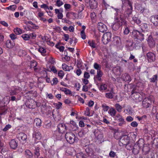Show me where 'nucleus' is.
<instances>
[{
	"label": "nucleus",
	"instance_id": "nucleus-25",
	"mask_svg": "<svg viewBox=\"0 0 158 158\" xmlns=\"http://www.w3.org/2000/svg\"><path fill=\"white\" fill-rule=\"evenodd\" d=\"M116 111L113 107H111L109 110L108 113V114L112 117L115 116L116 114Z\"/></svg>",
	"mask_w": 158,
	"mask_h": 158
},
{
	"label": "nucleus",
	"instance_id": "nucleus-55",
	"mask_svg": "<svg viewBox=\"0 0 158 158\" xmlns=\"http://www.w3.org/2000/svg\"><path fill=\"white\" fill-rule=\"evenodd\" d=\"M11 127V125L10 124L6 125L5 127L3 129V131H6L8 130Z\"/></svg>",
	"mask_w": 158,
	"mask_h": 158
},
{
	"label": "nucleus",
	"instance_id": "nucleus-40",
	"mask_svg": "<svg viewBox=\"0 0 158 158\" xmlns=\"http://www.w3.org/2000/svg\"><path fill=\"white\" fill-rule=\"evenodd\" d=\"M114 95V93L113 92H109L106 93V96L109 98H112Z\"/></svg>",
	"mask_w": 158,
	"mask_h": 158
},
{
	"label": "nucleus",
	"instance_id": "nucleus-27",
	"mask_svg": "<svg viewBox=\"0 0 158 158\" xmlns=\"http://www.w3.org/2000/svg\"><path fill=\"white\" fill-rule=\"evenodd\" d=\"M132 97H134L135 99H139V98L141 97L140 94L137 92H133L132 93Z\"/></svg>",
	"mask_w": 158,
	"mask_h": 158
},
{
	"label": "nucleus",
	"instance_id": "nucleus-57",
	"mask_svg": "<svg viewBox=\"0 0 158 158\" xmlns=\"http://www.w3.org/2000/svg\"><path fill=\"white\" fill-rule=\"evenodd\" d=\"M46 95L47 97L50 99H52L53 98V96L52 94H48V93H46Z\"/></svg>",
	"mask_w": 158,
	"mask_h": 158
},
{
	"label": "nucleus",
	"instance_id": "nucleus-18",
	"mask_svg": "<svg viewBox=\"0 0 158 158\" xmlns=\"http://www.w3.org/2000/svg\"><path fill=\"white\" fill-rule=\"evenodd\" d=\"M147 56L149 61H153L155 59V55L152 53L149 52L147 53Z\"/></svg>",
	"mask_w": 158,
	"mask_h": 158
},
{
	"label": "nucleus",
	"instance_id": "nucleus-5",
	"mask_svg": "<svg viewBox=\"0 0 158 158\" xmlns=\"http://www.w3.org/2000/svg\"><path fill=\"white\" fill-rule=\"evenodd\" d=\"M58 131L59 133V136L57 137V139L58 140H60L62 139L63 134L65 130H67L68 129L67 128L65 125L63 123L59 124L57 126Z\"/></svg>",
	"mask_w": 158,
	"mask_h": 158
},
{
	"label": "nucleus",
	"instance_id": "nucleus-21",
	"mask_svg": "<svg viewBox=\"0 0 158 158\" xmlns=\"http://www.w3.org/2000/svg\"><path fill=\"white\" fill-rule=\"evenodd\" d=\"M15 45V43L10 40H8L6 43V48H10L13 47Z\"/></svg>",
	"mask_w": 158,
	"mask_h": 158
},
{
	"label": "nucleus",
	"instance_id": "nucleus-22",
	"mask_svg": "<svg viewBox=\"0 0 158 158\" xmlns=\"http://www.w3.org/2000/svg\"><path fill=\"white\" fill-rule=\"evenodd\" d=\"M122 79L125 81L129 82L131 79L130 76L127 73H125L122 76Z\"/></svg>",
	"mask_w": 158,
	"mask_h": 158
},
{
	"label": "nucleus",
	"instance_id": "nucleus-23",
	"mask_svg": "<svg viewBox=\"0 0 158 158\" xmlns=\"http://www.w3.org/2000/svg\"><path fill=\"white\" fill-rule=\"evenodd\" d=\"M88 43L89 46L92 48H97V44L95 43L94 41L93 40H89Z\"/></svg>",
	"mask_w": 158,
	"mask_h": 158
},
{
	"label": "nucleus",
	"instance_id": "nucleus-39",
	"mask_svg": "<svg viewBox=\"0 0 158 158\" xmlns=\"http://www.w3.org/2000/svg\"><path fill=\"white\" fill-rule=\"evenodd\" d=\"M30 36L28 34H23L21 35V37L25 40H28L30 39Z\"/></svg>",
	"mask_w": 158,
	"mask_h": 158
},
{
	"label": "nucleus",
	"instance_id": "nucleus-13",
	"mask_svg": "<svg viewBox=\"0 0 158 158\" xmlns=\"http://www.w3.org/2000/svg\"><path fill=\"white\" fill-rule=\"evenodd\" d=\"M151 21L155 26L158 25V15H153L151 17Z\"/></svg>",
	"mask_w": 158,
	"mask_h": 158
},
{
	"label": "nucleus",
	"instance_id": "nucleus-60",
	"mask_svg": "<svg viewBox=\"0 0 158 158\" xmlns=\"http://www.w3.org/2000/svg\"><path fill=\"white\" fill-rule=\"evenodd\" d=\"M102 75L103 73L101 71V70L97 71V74L96 76L99 77H101L102 76Z\"/></svg>",
	"mask_w": 158,
	"mask_h": 158
},
{
	"label": "nucleus",
	"instance_id": "nucleus-2",
	"mask_svg": "<svg viewBox=\"0 0 158 158\" xmlns=\"http://www.w3.org/2000/svg\"><path fill=\"white\" fill-rule=\"evenodd\" d=\"M119 144L121 146H125L127 149L129 150L133 148L134 145L133 143L130 142V137L126 135L121 137L119 141Z\"/></svg>",
	"mask_w": 158,
	"mask_h": 158
},
{
	"label": "nucleus",
	"instance_id": "nucleus-10",
	"mask_svg": "<svg viewBox=\"0 0 158 158\" xmlns=\"http://www.w3.org/2000/svg\"><path fill=\"white\" fill-rule=\"evenodd\" d=\"M69 127H68V129L69 130H75L77 128V126L76 123L73 120L70 121V123H68Z\"/></svg>",
	"mask_w": 158,
	"mask_h": 158
},
{
	"label": "nucleus",
	"instance_id": "nucleus-63",
	"mask_svg": "<svg viewBox=\"0 0 158 158\" xmlns=\"http://www.w3.org/2000/svg\"><path fill=\"white\" fill-rule=\"evenodd\" d=\"M16 92V94L21 90V89L19 87L16 86L13 88Z\"/></svg>",
	"mask_w": 158,
	"mask_h": 158
},
{
	"label": "nucleus",
	"instance_id": "nucleus-46",
	"mask_svg": "<svg viewBox=\"0 0 158 158\" xmlns=\"http://www.w3.org/2000/svg\"><path fill=\"white\" fill-rule=\"evenodd\" d=\"M86 133V132L83 129H82L79 132L78 135L80 137H82Z\"/></svg>",
	"mask_w": 158,
	"mask_h": 158
},
{
	"label": "nucleus",
	"instance_id": "nucleus-48",
	"mask_svg": "<svg viewBox=\"0 0 158 158\" xmlns=\"http://www.w3.org/2000/svg\"><path fill=\"white\" fill-rule=\"evenodd\" d=\"M141 27L142 30L147 31L148 26L146 23H143L141 24Z\"/></svg>",
	"mask_w": 158,
	"mask_h": 158
},
{
	"label": "nucleus",
	"instance_id": "nucleus-58",
	"mask_svg": "<svg viewBox=\"0 0 158 158\" xmlns=\"http://www.w3.org/2000/svg\"><path fill=\"white\" fill-rule=\"evenodd\" d=\"M54 105L56 107L57 109H59L61 107L62 105V103L61 102H59L57 103H54Z\"/></svg>",
	"mask_w": 158,
	"mask_h": 158
},
{
	"label": "nucleus",
	"instance_id": "nucleus-64",
	"mask_svg": "<svg viewBox=\"0 0 158 158\" xmlns=\"http://www.w3.org/2000/svg\"><path fill=\"white\" fill-rule=\"evenodd\" d=\"M10 37L13 40H14L17 38V36L14 34H11L10 35Z\"/></svg>",
	"mask_w": 158,
	"mask_h": 158
},
{
	"label": "nucleus",
	"instance_id": "nucleus-28",
	"mask_svg": "<svg viewBox=\"0 0 158 158\" xmlns=\"http://www.w3.org/2000/svg\"><path fill=\"white\" fill-rule=\"evenodd\" d=\"M44 38L48 45L51 46H53L54 45V43L50 41L49 38L48 37L45 36Z\"/></svg>",
	"mask_w": 158,
	"mask_h": 158
},
{
	"label": "nucleus",
	"instance_id": "nucleus-17",
	"mask_svg": "<svg viewBox=\"0 0 158 158\" xmlns=\"http://www.w3.org/2000/svg\"><path fill=\"white\" fill-rule=\"evenodd\" d=\"M144 143L143 140L142 139H139L137 142L136 144H135V148H138L140 149L143 147Z\"/></svg>",
	"mask_w": 158,
	"mask_h": 158
},
{
	"label": "nucleus",
	"instance_id": "nucleus-53",
	"mask_svg": "<svg viewBox=\"0 0 158 158\" xmlns=\"http://www.w3.org/2000/svg\"><path fill=\"white\" fill-rule=\"evenodd\" d=\"M38 51L42 54L43 53H44L46 52V49L44 48L43 47L40 48L38 49Z\"/></svg>",
	"mask_w": 158,
	"mask_h": 158
},
{
	"label": "nucleus",
	"instance_id": "nucleus-8",
	"mask_svg": "<svg viewBox=\"0 0 158 158\" xmlns=\"http://www.w3.org/2000/svg\"><path fill=\"white\" fill-rule=\"evenodd\" d=\"M33 138L35 142H38L41 138V134L38 131H36L33 134Z\"/></svg>",
	"mask_w": 158,
	"mask_h": 158
},
{
	"label": "nucleus",
	"instance_id": "nucleus-62",
	"mask_svg": "<svg viewBox=\"0 0 158 158\" xmlns=\"http://www.w3.org/2000/svg\"><path fill=\"white\" fill-rule=\"evenodd\" d=\"M90 110L88 108H87L86 109V110L85 112V114L88 116H90Z\"/></svg>",
	"mask_w": 158,
	"mask_h": 158
},
{
	"label": "nucleus",
	"instance_id": "nucleus-7",
	"mask_svg": "<svg viewBox=\"0 0 158 158\" xmlns=\"http://www.w3.org/2000/svg\"><path fill=\"white\" fill-rule=\"evenodd\" d=\"M152 103L151 100L149 97L145 98L142 102V106L145 108L149 107Z\"/></svg>",
	"mask_w": 158,
	"mask_h": 158
},
{
	"label": "nucleus",
	"instance_id": "nucleus-35",
	"mask_svg": "<svg viewBox=\"0 0 158 158\" xmlns=\"http://www.w3.org/2000/svg\"><path fill=\"white\" fill-rule=\"evenodd\" d=\"M115 118L118 122H122V121L124 120L123 117L119 114H117L115 116Z\"/></svg>",
	"mask_w": 158,
	"mask_h": 158
},
{
	"label": "nucleus",
	"instance_id": "nucleus-37",
	"mask_svg": "<svg viewBox=\"0 0 158 158\" xmlns=\"http://www.w3.org/2000/svg\"><path fill=\"white\" fill-rule=\"evenodd\" d=\"M102 108L104 112L107 111L109 108V107L108 106H107L106 104L105 103L102 104Z\"/></svg>",
	"mask_w": 158,
	"mask_h": 158
},
{
	"label": "nucleus",
	"instance_id": "nucleus-33",
	"mask_svg": "<svg viewBox=\"0 0 158 158\" xmlns=\"http://www.w3.org/2000/svg\"><path fill=\"white\" fill-rule=\"evenodd\" d=\"M93 67L95 69L97 70V71L101 70V65L96 62L94 63Z\"/></svg>",
	"mask_w": 158,
	"mask_h": 158
},
{
	"label": "nucleus",
	"instance_id": "nucleus-3",
	"mask_svg": "<svg viewBox=\"0 0 158 158\" xmlns=\"http://www.w3.org/2000/svg\"><path fill=\"white\" fill-rule=\"evenodd\" d=\"M65 137L67 141L70 144L76 142L78 139L76 137L74 134L70 131L67 132L65 135Z\"/></svg>",
	"mask_w": 158,
	"mask_h": 158
},
{
	"label": "nucleus",
	"instance_id": "nucleus-24",
	"mask_svg": "<svg viewBox=\"0 0 158 158\" xmlns=\"http://www.w3.org/2000/svg\"><path fill=\"white\" fill-rule=\"evenodd\" d=\"M62 66L63 69L65 71H69L73 69V67L72 66H69L65 64H63Z\"/></svg>",
	"mask_w": 158,
	"mask_h": 158
},
{
	"label": "nucleus",
	"instance_id": "nucleus-20",
	"mask_svg": "<svg viewBox=\"0 0 158 158\" xmlns=\"http://www.w3.org/2000/svg\"><path fill=\"white\" fill-rule=\"evenodd\" d=\"M130 8H128L125 12V15H127L128 16L131 14L133 9L132 5L131 3L129 2L128 3Z\"/></svg>",
	"mask_w": 158,
	"mask_h": 158
},
{
	"label": "nucleus",
	"instance_id": "nucleus-26",
	"mask_svg": "<svg viewBox=\"0 0 158 158\" xmlns=\"http://www.w3.org/2000/svg\"><path fill=\"white\" fill-rule=\"evenodd\" d=\"M148 42L150 47H153L155 45V42L152 39V37L149 36L148 38Z\"/></svg>",
	"mask_w": 158,
	"mask_h": 158
},
{
	"label": "nucleus",
	"instance_id": "nucleus-15",
	"mask_svg": "<svg viewBox=\"0 0 158 158\" xmlns=\"http://www.w3.org/2000/svg\"><path fill=\"white\" fill-rule=\"evenodd\" d=\"M113 71L114 73L117 75H120L122 72L121 68L119 66L114 68Z\"/></svg>",
	"mask_w": 158,
	"mask_h": 158
},
{
	"label": "nucleus",
	"instance_id": "nucleus-31",
	"mask_svg": "<svg viewBox=\"0 0 158 158\" xmlns=\"http://www.w3.org/2000/svg\"><path fill=\"white\" fill-rule=\"evenodd\" d=\"M14 31V32L18 35H20L22 33V30L19 27L15 28Z\"/></svg>",
	"mask_w": 158,
	"mask_h": 158
},
{
	"label": "nucleus",
	"instance_id": "nucleus-45",
	"mask_svg": "<svg viewBox=\"0 0 158 158\" xmlns=\"http://www.w3.org/2000/svg\"><path fill=\"white\" fill-rule=\"evenodd\" d=\"M63 12V10L62 9H61L60 10V12L57 15V17L58 19H62L63 17V14L62 12Z\"/></svg>",
	"mask_w": 158,
	"mask_h": 158
},
{
	"label": "nucleus",
	"instance_id": "nucleus-30",
	"mask_svg": "<svg viewBox=\"0 0 158 158\" xmlns=\"http://www.w3.org/2000/svg\"><path fill=\"white\" fill-rule=\"evenodd\" d=\"M25 155L27 158H32L33 157V154L29 150H26L25 152Z\"/></svg>",
	"mask_w": 158,
	"mask_h": 158
},
{
	"label": "nucleus",
	"instance_id": "nucleus-59",
	"mask_svg": "<svg viewBox=\"0 0 158 158\" xmlns=\"http://www.w3.org/2000/svg\"><path fill=\"white\" fill-rule=\"evenodd\" d=\"M62 22L63 23H67L69 24H70L72 23L71 22H70L69 20L67 19L66 18L62 19Z\"/></svg>",
	"mask_w": 158,
	"mask_h": 158
},
{
	"label": "nucleus",
	"instance_id": "nucleus-43",
	"mask_svg": "<svg viewBox=\"0 0 158 158\" xmlns=\"http://www.w3.org/2000/svg\"><path fill=\"white\" fill-rule=\"evenodd\" d=\"M77 158H85L86 156L82 152L77 154L76 155Z\"/></svg>",
	"mask_w": 158,
	"mask_h": 158
},
{
	"label": "nucleus",
	"instance_id": "nucleus-42",
	"mask_svg": "<svg viewBox=\"0 0 158 158\" xmlns=\"http://www.w3.org/2000/svg\"><path fill=\"white\" fill-rule=\"evenodd\" d=\"M107 85L105 84H102L100 86V90H104L107 89Z\"/></svg>",
	"mask_w": 158,
	"mask_h": 158
},
{
	"label": "nucleus",
	"instance_id": "nucleus-4",
	"mask_svg": "<svg viewBox=\"0 0 158 158\" xmlns=\"http://www.w3.org/2000/svg\"><path fill=\"white\" fill-rule=\"evenodd\" d=\"M132 36L136 41L140 43L144 39V35L137 30H134L132 32Z\"/></svg>",
	"mask_w": 158,
	"mask_h": 158
},
{
	"label": "nucleus",
	"instance_id": "nucleus-44",
	"mask_svg": "<svg viewBox=\"0 0 158 158\" xmlns=\"http://www.w3.org/2000/svg\"><path fill=\"white\" fill-rule=\"evenodd\" d=\"M37 65V63L35 60L31 61V68L35 67Z\"/></svg>",
	"mask_w": 158,
	"mask_h": 158
},
{
	"label": "nucleus",
	"instance_id": "nucleus-38",
	"mask_svg": "<svg viewBox=\"0 0 158 158\" xmlns=\"http://www.w3.org/2000/svg\"><path fill=\"white\" fill-rule=\"evenodd\" d=\"M133 19L134 22L138 24L139 25L141 23V21L138 17L134 16L133 17Z\"/></svg>",
	"mask_w": 158,
	"mask_h": 158
},
{
	"label": "nucleus",
	"instance_id": "nucleus-19",
	"mask_svg": "<svg viewBox=\"0 0 158 158\" xmlns=\"http://www.w3.org/2000/svg\"><path fill=\"white\" fill-rule=\"evenodd\" d=\"M18 138L19 140L26 141L27 139V135L23 133H20L18 135Z\"/></svg>",
	"mask_w": 158,
	"mask_h": 158
},
{
	"label": "nucleus",
	"instance_id": "nucleus-61",
	"mask_svg": "<svg viewBox=\"0 0 158 158\" xmlns=\"http://www.w3.org/2000/svg\"><path fill=\"white\" fill-rule=\"evenodd\" d=\"M52 81L53 82V83H52V85H56L57 84V83L58 82V79L56 78V77L54 78H53V79L52 80Z\"/></svg>",
	"mask_w": 158,
	"mask_h": 158
},
{
	"label": "nucleus",
	"instance_id": "nucleus-9",
	"mask_svg": "<svg viewBox=\"0 0 158 158\" xmlns=\"http://www.w3.org/2000/svg\"><path fill=\"white\" fill-rule=\"evenodd\" d=\"M98 30L102 32H104L107 30V26L101 22L98 23Z\"/></svg>",
	"mask_w": 158,
	"mask_h": 158
},
{
	"label": "nucleus",
	"instance_id": "nucleus-47",
	"mask_svg": "<svg viewBox=\"0 0 158 158\" xmlns=\"http://www.w3.org/2000/svg\"><path fill=\"white\" fill-rule=\"evenodd\" d=\"M140 149L139 148H135V146H134V148H133L132 152L135 154H137L139 153Z\"/></svg>",
	"mask_w": 158,
	"mask_h": 158
},
{
	"label": "nucleus",
	"instance_id": "nucleus-6",
	"mask_svg": "<svg viewBox=\"0 0 158 158\" xmlns=\"http://www.w3.org/2000/svg\"><path fill=\"white\" fill-rule=\"evenodd\" d=\"M112 37L111 32H107L103 35L102 38V40L103 43L105 44H106L111 41V39Z\"/></svg>",
	"mask_w": 158,
	"mask_h": 158
},
{
	"label": "nucleus",
	"instance_id": "nucleus-50",
	"mask_svg": "<svg viewBox=\"0 0 158 158\" xmlns=\"http://www.w3.org/2000/svg\"><path fill=\"white\" fill-rule=\"evenodd\" d=\"M16 8V6L15 5H13L9 6L6 7V9L8 10H15Z\"/></svg>",
	"mask_w": 158,
	"mask_h": 158
},
{
	"label": "nucleus",
	"instance_id": "nucleus-1",
	"mask_svg": "<svg viewBox=\"0 0 158 158\" xmlns=\"http://www.w3.org/2000/svg\"><path fill=\"white\" fill-rule=\"evenodd\" d=\"M127 24V22L123 19L121 17H115L114 18V22L111 24V27L113 30L116 31L122 25L126 26Z\"/></svg>",
	"mask_w": 158,
	"mask_h": 158
},
{
	"label": "nucleus",
	"instance_id": "nucleus-36",
	"mask_svg": "<svg viewBox=\"0 0 158 158\" xmlns=\"http://www.w3.org/2000/svg\"><path fill=\"white\" fill-rule=\"evenodd\" d=\"M142 11H141L140 13H143V15L144 16H146L148 15V13L149 12V10H148L145 9L143 7L142 9Z\"/></svg>",
	"mask_w": 158,
	"mask_h": 158
},
{
	"label": "nucleus",
	"instance_id": "nucleus-51",
	"mask_svg": "<svg viewBox=\"0 0 158 158\" xmlns=\"http://www.w3.org/2000/svg\"><path fill=\"white\" fill-rule=\"evenodd\" d=\"M157 76L156 75L153 76L150 79V81L152 82H155L157 80Z\"/></svg>",
	"mask_w": 158,
	"mask_h": 158
},
{
	"label": "nucleus",
	"instance_id": "nucleus-41",
	"mask_svg": "<svg viewBox=\"0 0 158 158\" xmlns=\"http://www.w3.org/2000/svg\"><path fill=\"white\" fill-rule=\"evenodd\" d=\"M36 125L37 126H40L41 124V121L39 118H36L35 120Z\"/></svg>",
	"mask_w": 158,
	"mask_h": 158
},
{
	"label": "nucleus",
	"instance_id": "nucleus-16",
	"mask_svg": "<svg viewBox=\"0 0 158 158\" xmlns=\"http://www.w3.org/2000/svg\"><path fill=\"white\" fill-rule=\"evenodd\" d=\"M76 14L72 11L68 12L66 14V16L69 18H72L75 19L76 18Z\"/></svg>",
	"mask_w": 158,
	"mask_h": 158
},
{
	"label": "nucleus",
	"instance_id": "nucleus-29",
	"mask_svg": "<svg viewBox=\"0 0 158 158\" xmlns=\"http://www.w3.org/2000/svg\"><path fill=\"white\" fill-rule=\"evenodd\" d=\"M61 91L64 92L65 94L66 95H71L72 94V92L69 89L66 88H62L61 89Z\"/></svg>",
	"mask_w": 158,
	"mask_h": 158
},
{
	"label": "nucleus",
	"instance_id": "nucleus-56",
	"mask_svg": "<svg viewBox=\"0 0 158 158\" xmlns=\"http://www.w3.org/2000/svg\"><path fill=\"white\" fill-rule=\"evenodd\" d=\"M81 38L84 40L86 38V35L84 31L82 30L81 32Z\"/></svg>",
	"mask_w": 158,
	"mask_h": 158
},
{
	"label": "nucleus",
	"instance_id": "nucleus-49",
	"mask_svg": "<svg viewBox=\"0 0 158 158\" xmlns=\"http://www.w3.org/2000/svg\"><path fill=\"white\" fill-rule=\"evenodd\" d=\"M58 76L61 79L63 78L64 75V72L62 70H60L58 72Z\"/></svg>",
	"mask_w": 158,
	"mask_h": 158
},
{
	"label": "nucleus",
	"instance_id": "nucleus-34",
	"mask_svg": "<svg viewBox=\"0 0 158 158\" xmlns=\"http://www.w3.org/2000/svg\"><path fill=\"white\" fill-rule=\"evenodd\" d=\"M40 148L39 147H36L35 150V157L38 158L40 155Z\"/></svg>",
	"mask_w": 158,
	"mask_h": 158
},
{
	"label": "nucleus",
	"instance_id": "nucleus-11",
	"mask_svg": "<svg viewBox=\"0 0 158 158\" xmlns=\"http://www.w3.org/2000/svg\"><path fill=\"white\" fill-rule=\"evenodd\" d=\"M9 145L11 148L15 149L17 147L18 142L14 139H13L10 142Z\"/></svg>",
	"mask_w": 158,
	"mask_h": 158
},
{
	"label": "nucleus",
	"instance_id": "nucleus-12",
	"mask_svg": "<svg viewBox=\"0 0 158 158\" xmlns=\"http://www.w3.org/2000/svg\"><path fill=\"white\" fill-rule=\"evenodd\" d=\"M52 115L56 121H58L60 119V116L58 111L53 110L52 112Z\"/></svg>",
	"mask_w": 158,
	"mask_h": 158
},
{
	"label": "nucleus",
	"instance_id": "nucleus-14",
	"mask_svg": "<svg viewBox=\"0 0 158 158\" xmlns=\"http://www.w3.org/2000/svg\"><path fill=\"white\" fill-rule=\"evenodd\" d=\"M89 4L90 8L92 9H96L98 6L97 3L95 0H90Z\"/></svg>",
	"mask_w": 158,
	"mask_h": 158
},
{
	"label": "nucleus",
	"instance_id": "nucleus-54",
	"mask_svg": "<svg viewBox=\"0 0 158 158\" xmlns=\"http://www.w3.org/2000/svg\"><path fill=\"white\" fill-rule=\"evenodd\" d=\"M146 116L145 115H144L142 117H139V116L136 117V118H138V119L139 121H141L142 120H143L145 119H146Z\"/></svg>",
	"mask_w": 158,
	"mask_h": 158
},
{
	"label": "nucleus",
	"instance_id": "nucleus-32",
	"mask_svg": "<svg viewBox=\"0 0 158 158\" xmlns=\"http://www.w3.org/2000/svg\"><path fill=\"white\" fill-rule=\"evenodd\" d=\"M115 107L118 112H121L122 110L123 107L118 103H116L115 105Z\"/></svg>",
	"mask_w": 158,
	"mask_h": 158
},
{
	"label": "nucleus",
	"instance_id": "nucleus-52",
	"mask_svg": "<svg viewBox=\"0 0 158 158\" xmlns=\"http://www.w3.org/2000/svg\"><path fill=\"white\" fill-rule=\"evenodd\" d=\"M63 2L60 0H57L56 2V5L58 7H60L63 4Z\"/></svg>",
	"mask_w": 158,
	"mask_h": 158
}]
</instances>
